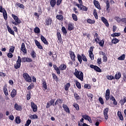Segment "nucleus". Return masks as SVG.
<instances>
[{
    "label": "nucleus",
    "instance_id": "c03bdc74",
    "mask_svg": "<svg viewBox=\"0 0 126 126\" xmlns=\"http://www.w3.org/2000/svg\"><path fill=\"white\" fill-rule=\"evenodd\" d=\"M95 19H98V14H97V11L96 9L94 10V13H93Z\"/></svg>",
    "mask_w": 126,
    "mask_h": 126
},
{
    "label": "nucleus",
    "instance_id": "c85d7f7f",
    "mask_svg": "<svg viewBox=\"0 0 126 126\" xmlns=\"http://www.w3.org/2000/svg\"><path fill=\"white\" fill-rule=\"evenodd\" d=\"M126 102V96H124L123 97V99H121L120 101V104H121L122 106H124V105H125V103Z\"/></svg>",
    "mask_w": 126,
    "mask_h": 126
},
{
    "label": "nucleus",
    "instance_id": "49530a36",
    "mask_svg": "<svg viewBox=\"0 0 126 126\" xmlns=\"http://www.w3.org/2000/svg\"><path fill=\"white\" fill-rule=\"evenodd\" d=\"M15 49V47H14V46H11L9 49V53H11L12 54H13V53H14Z\"/></svg>",
    "mask_w": 126,
    "mask_h": 126
},
{
    "label": "nucleus",
    "instance_id": "7c9ffc66",
    "mask_svg": "<svg viewBox=\"0 0 126 126\" xmlns=\"http://www.w3.org/2000/svg\"><path fill=\"white\" fill-rule=\"evenodd\" d=\"M69 87H70V83H67L64 86V90L68 91V89H69Z\"/></svg>",
    "mask_w": 126,
    "mask_h": 126
},
{
    "label": "nucleus",
    "instance_id": "423d86ee",
    "mask_svg": "<svg viewBox=\"0 0 126 126\" xmlns=\"http://www.w3.org/2000/svg\"><path fill=\"white\" fill-rule=\"evenodd\" d=\"M76 5L78 8H80V10H83V11H87L88 10V8L82 4H76Z\"/></svg>",
    "mask_w": 126,
    "mask_h": 126
},
{
    "label": "nucleus",
    "instance_id": "6e6552de",
    "mask_svg": "<svg viewBox=\"0 0 126 126\" xmlns=\"http://www.w3.org/2000/svg\"><path fill=\"white\" fill-rule=\"evenodd\" d=\"M70 57L71 60L73 61V62H75V59L76 57L75 56V54H74V52H72V51H70L69 52Z\"/></svg>",
    "mask_w": 126,
    "mask_h": 126
},
{
    "label": "nucleus",
    "instance_id": "e433bc0d",
    "mask_svg": "<svg viewBox=\"0 0 126 126\" xmlns=\"http://www.w3.org/2000/svg\"><path fill=\"white\" fill-rule=\"evenodd\" d=\"M73 106L74 108H75V110H76V111H79V105L78 104L74 103H73Z\"/></svg>",
    "mask_w": 126,
    "mask_h": 126
},
{
    "label": "nucleus",
    "instance_id": "052dcab7",
    "mask_svg": "<svg viewBox=\"0 0 126 126\" xmlns=\"http://www.w3.org/2000/svg\"><path fill=\"white\" fill-rule=\"evenodd\" d=\"M56 101V98L51 99L50 100L51 106H55V101Z\"/></svg>",
    "mask_w": 126,
    "mask_h": 126
},
{
    "label": "nucleus",
    "instance_id": "cd10ccee",
    "mask_svg": "<svg viewBox=\"0 0 126 126\" xmlns=\"http://www.w3.org/2000/svg\"><path fill=\"white\" fill-rule=\"evenodd\" d=\"M30 118L31 120H36L37 119H38V116L36 114L31 115L30 116Z\"/></svg>",
    "mask_w": 126,
    "mask_h": 126
},
{
    "label": "nucleus",
    "instance_id": "5fc2aeb1",
    "mask_svg": "<svg viewBox=\"0 0 126 126\" xmlns=\"http://www.w3.org/2000/svg\"><path fill=\"white\" fill-rule=\"evenodd\" d=\"M107 78L108 80H113V79H115V77L112 75H108L107 76Z\"/></svg>",
    "mask_w": 126,
    "mask_h": 126
},
{
    "label": "nucleus",
    "instance_id": "13d9d810",
    "mask_svg": "<svg viewBox=\"0 0 126 126\" xmlns=\"http://www.w3.org/2000/svg\"><path fill=\"white\" fill-rule=\"evenodd\" d=\"M98 101L101 105H104V100H103V98L102 97H99Z\"/></svg>",
    "mask_w": 126,
    "mask_h": 126
},
{
    "label": "nucleus",
    "instance_id": "bf43d9fd",
    "mask_svg": "<svg viewBox=\"0 0 126 126\" xmlns=\"http://www.w3.org/2000/svg\"><path fill=\"white\" fill-rule=\"evenodd\" d=\"M82 118L83 119H84L85 120H88L89 119V118H90V117L89 116H88V115L86 114V115H82Z\"/></svg>",
    "mask_w": 126,
    "mask_h": 126
},
{
    "label": "nucleus",
    "instance_id": "f03ea898",
    "mask_svg": "<svg viewBox=\"0 0 126 126\" xmlns=\"http://www.w3.org/2000/svg\"><path fill=\"white\" fill-rule=\"evenodd\" d=\"M74 75L78 79L81 80V81H83V72L81 71H78L77 69H75V72L74 73Z\"/></svg>",
    "mask_w": 126,
    "mask_h": 126
},
{
    "label": "nucleus",
    "instance_id": "4c0bfd02",
    "mask_svg": "<svg viewBox=\"0 0 126 126\" xmlns=\"http://www.w3.org/2000/svg\"><path fill=\"white\" fill-rule=\"evenodd\" d=\"M31 56L33 58V59H35L36 56V52H35V51L32 50L31 52Z\"/></svg>",
    "mask_w": 126,
    "mask_h": 126
},
{
    "label": "nucleus",
    "instance_id": "ea45409f",
    "mask_svg": "<svg viewBox=\"0 0 126 126\" xmlns=\"http://www.w3.org/2000/svg\"><path fill=\"white\" fill-rule=\"evenodd\" d=\"M111 37H119L121 36V33H113L111 35Z\"/></svg>",
    "mask_w": 126,
    "mask_h": 126
},
{
    "label": "nucleus",
    "instance_id": "0e129e2a",
    "mask_svg": "<svg viewBox=\"0 0 126 126\" xmlns=\"http://www.w3.org/2000/svg\"><path fill=\"white\" fill-rule=\"evenodd\" d=\"M57 37L58 40H61L62 39V35L60 32H57Z\"/></svg>",
    "mask_w": 126,
    "mask_h": 126
},
{
    "label": "nucleus",
    "instance_id": "473e14b6",
    "mask_svg": "<svg viewBox=\"0 0 126 126\" xmlns=\"http://www.w3.org/2000/svg\"><path fill=\"white\" fill-rule=\"evenodd\" d=\"M15 123L16 124H20L21 123V119H20V117L19 116H17L15 119Z\"/></svg>",
    "mask_w": 126,
    "mask_h": 126
},
{
    "label": "nucleus",
    "instance_id": "ddd939ff",
    "mask_svg": "<svg viewBox=\"0 0 126 126\" xmlns=\"http://www.w3.org/2000/svg\"><path fill=\"white\" fill-rule=\"evenodd\" d=\"M105 99L106 101H109V99H110V90L109 89L105 92Z\"/></svg>",
    "mask_w": 126,
    "mask_h": 126
},
{
    "label": "nucleus",
    "instance_id": "412c9836",
    "mask_svg": "<svg viewBox=\"0 0 126 126\" xmlns=\"http://www.w3.org/2000/svg\"><path fill=\"white\" fill-rule=\"evenodd\" d=\"M117 116L118 118H119V120H120V121H124V116H123V114H122V112H121V111H118Z\"/></svg>",
    "mask_w": 126,
    "mask_h": 126
},
{
    "label": "nucleus",
    "instance_id": "c756f323",
    "mask_svg": "<svg viewBox=\"0 0 126 126\" xmlns=\"http://www.w3.org/2000/svg\"><path fill=\"white\" fill-rule=\"evenodd\" d=\"M56 18L58 20H60L61 21H63V16L62 15H57L56 16Z\"/></svg>",
    "mask_w": 126,
    "mask_h": 126
},
{
    "label": "nucleus",
    "instance_id": "a211bd4d",
    "mask_svg": "<svg viewBox=\"0 0 126 126\" xmlns=\"http://www.w3.org/2000/svg\"><path fill=\"white\" fill-rule=\"evenodd\" d=\"M52 24V19L51 18H47L45 21V25L46 26H49Z\"/></svg>",
    "mask_w": 126,
    "mask_h": 126
},
{
    "label": "nucleus",
    "instance_id": "774afa93",
    "mask_svg": "<svg viewBox=\"0 0 126 126\" xmlns=\"http://www.w3.org/2000/svg\"><path fill=\"white\" fill-rule=\"evenodd\" d=\"M88 96L89 97V98H90V99H91V100L92 101V99H93V94H88Z\"/></svg>",
    "mask_w": 126,
    "mask_h": 126
},
{
    "label": "nucleus",
    "instance_id": "c9c22d12",
    "mask_svg": "<svg viewBox=\"0 0 126 126\" xmlns=\"http://www.w3.org/2000/svg\"><path fill=\"white\" fill-rule=\"evenodd\" d=\"M87 22L88 23H89V24H94V23H95V20H92L91 19H88Z\"/></svg>",
    "mask_w": 126,
    "mask_h": 126
},
{
    "label": "nucleus",
    "instance_id": "a19ab883",
    "mask_svg": "<svg viewBox=\"0 0 126 126\" xmlns=\"http://www.w3.org/2000/svg\"><path fill=\"white\" fill-rule=\"evenodd\" d=\"M72 17L74 21H77L78 19L77 18V16L75 14H72Z\"/></svg>",
    "mask_w": 126,
    "mask_h": 126
},
{
    "label": "nucleus",
    "instance_id": "393cba45",
    "mask_svg": "<svg viewBox=\"0 0 126 126\" xmlns=\"http://www.w3.org/2000/svg\"><path fill=\"white\" fill-rule=\"evenodd\" d=\"M7 29L9 33H10V34H11V35H13V36H14V31H13V30H12V29H11V28H10V27H9V26H7Z\"/></svg>",
    "mask_w": 126,
    "mask_h": 126
},
{
    "label": "nucleus",
    "instance_id": "20e7f679",
    "mask_svg": "<svg viewBox=\"0 0 126 126\" xmlns=\"http://www.w3.org/2000/svg\"><path fill=\"white\" fill-rule=\"evenodd\" d=\"M0 12L2 13L4 19L7 20V13L5 9L2 8V6H0Z\"/></svg>",
    "mask_w": 126,
    "mask_h": 126
},
{
    "label": "nucleus",
    "instance_id": "79ce46f5",
    "mask_svg": "<svg viewBox=\"0 0 126 126\" xmlns=\"http://www.w3.org/2000/svg\"><path fill=\"white\" fill-rule=\"evenodd\" d=\"M34 33H36V34H39L40 33V29L38 27H36L34 28Z\"/></svg>",
    "mask_w": 126,
    "mask_h": 126
},
{
    "label": "nucleus",
    "instance_id": "864d4df0",
    "mask_svg": "<svg viewBox=\"0 0 126 126\" xmlns=\"http://www.w3.org/2000/svg\"><path fill=\"white\" fill-rule=\"evenodd\" d=\"M31 120L28 119L26 122V124H25V126H29L30 124H31Z\"/></svg>",
    "mask_w": 126,
    "mask_h": 126
},
{
    "label": "nucleus",
    "instance_id": "f257e3e1",
    "mask_svg": "<svg viewBox=\"0 0 126 126\" xmlns=\"http://www.w3.org/2000/svg\"><path fill=\"white\" fill-rule=\"evenodd\" d=\"M21 62L22 63H26V57H23L21 59L20 56L18 57V60L16 62V64L14 65V66L16 69H18L21 66Z\"/></svg>",
    "mask_w": 126,
    "mask_h": 126
},
{
    "label": "nucleus",
    "instance_id": "0eeeda50",
    "mask_svg": "<svg viewBox=\"0 0 126 126\" xmlns=\"http://www.w3.org/2000/svg\"><path fill=\"white\" fill-rule=\"evenodd\" d=\"M90 67H91V68H94V70H95L97 72H102V70H101L100 68L96 65L91 64Z\"/></svg>",
    "mask_w": 126,
    "mask_h": 126
},
{
    "label": "nucleus",
    "instance_id": "a18cd8bd",
    "mask_svg": "<svg viewBox=\"0 0 126 126\" xmlns=\"http://www.w3.org/2000/svg\"><path fill=\"white\" fill-rule=\"evenodd\" d=\"M76 85L78 89H81V84H80V83H79V82L76 81Z\"/></svg>",
    "mask_w": 126,
    "mask_h": 126
},
{
    "label": "nucleus",
    "instance_id": "3c124183",
    "mask_svg": "<svg viewBox=\"0 0 126 126\" xmlns=\"http://www.w3.org/2000/svg\"><path fill=\"white\" fill-rule=\"evenodd\" d=\"M33 88H34V84H31L28 86L27 89L28 90H31V89H33Z\"/></svg>",
    "mask_w": 126,
    "mask_h": 126
},
{
    "label": "nucleus",
    "instance_id": "f704fd0d",
    "mask_svg": "<svg viewBox=\"0 0 126 126\" xmlns=\"http://www.w3.org/2000/svg\"><path fill=\"white\" fill-rule=\"evenodd\" d=\"M112 44H117L120 42V40L117 39V38H114L111 41Z\"/></svg>",
    "mask_w": 126,
    "mask_h": 126
},
{
    "label": "nucleus",
    "instance_id": "bb28decb",
    "mask_svg": "<svg viewBox=\"0 0 126 126\" xmlns=\"http://www.w3.org/2000/svg\"><path fill=\"white\" fill-rule=\"evenodd\" d=\"M42 87L44 88L43 90H47L48 89L47 82L45 80L42 81Z\"/></svg>",
    "mask_w": 126,
    "mask_h": 126
},
{
    "label": "nucleus",
    "instance_id": "4d7b16f0",
    "mask_svg": "<svg viewBox=\"0 0 126 126\" xmlns=\"http://www.w3.org/2000/svg\"><path fill=\"white\" fill-rule=\"evenodd\" d=\"M82 60H83V62H87V58L84 54H82Z\"/></svg>",
    "mask_w": 126,
    "mask_h": 126
},
{
    "label": "nucleus",
    "instance_id": "f3484780",
    "mask_svg": "<svg viewBox=\"0 0 126 126\" xmlns=\"http://www.w3.org/2000/svg\"><path fill=\"white\" fill-rule=\"evenodd\" d=\"M63 108L65 111V112H66V113H68V114H70V110H69V108H68L67 105L65 104H63Z\"/></svg>",
    "mask_w": 126,
    "mask_h": 126
},
{
    "label": "nucleus",
    "instance_id": "dca6fc26",
    "mask_svg": "<svg viewBox=\"0 0 126 126\" xmlns=\"http://www.w3.org/2000/svg\"><path fill=\"white\" fill-rule=\"evenodd\" d=\"M34 42L36 46H37L38 49H39L40 50H43V46L41 45V43H40L38 41V40H34Z\"/></svg>",
    "mask_w": 126,
    "mask_h": 126
},
{
    "label": "nucleus",
    "instance_id": "37998d69",
    "mask_svg": "<svg viewBox=\"0 0 126 126\" xmlns=\"http://www.w3.org/2000/svg\"><path fill=\"white\" fill-rule=\"evenodd\" d=\"M126 59V55L123 54L121 56L118 58L119 61H124Z\"/></svg>",
    "mask_w": 126,
    "mask_h": 126
},
{
    "label": "nucleus",
    "instance_id": "de8ad7c7",
    "mask_svg": "<svg viewBox=\"0 0 126 126\" xmlns=\"http://www.w3.org/2000/svg\"><path fill=\"white\" fill-rule=\"evenodd\" d=\"M52 76L53 79H55V81H58L59 80V78H58V76L54 73H52Z\"/></svg>",
    "mask_w": 126,
    "mask_h": 126
},
{
    "label": "nucleus",
    "instance_id": "9b49d317",
    "mask_svg": "<svg viewBox=\"0 0 126 126\" xmlns=\"http://www.w3.org/2000/svg\"><path fill=\"white\" fill-rule=\"evenodd\" d=\"M94 4L97 8L98 9L101 10V6H100V3L99 1L96 0H94Z\"/></svg>",
    "mask_w": 126,
    "mask_h": 126
},
{
    "label": "nucleus",
    "instance_id": "b1692460",
    "mask_svg": "<svg viewBox=\"0 0 126 126\" xmlns=\"http://www.w3.org/2000/svg\"><path fill=\"white\" fill-rule=\"evenodd\" d=\"M74 29V24L70 23L68 25V30L69 31H71L72 30H73Z\"/></svg>",
    "mask_w": 126,
    "mask_h": 126
},
{
    "label": "nucleus",
    "instance_id": "6ab92c4d",
    "mask_svg": "<svg viewBox=\"0 0 126 126\" xmlns=\"http://www.w3.org/2000/svg\"><path fill=\"white\" fill-rule=\"evenodd\" d=\"M41 40L42 42H43V43H44V44L45 45L49 44V42H48V41L47 40L46 38H45V37L44 36L41 35Z\"/></svg>",
    "mask_w": 126,
    "mask_h": 126
},
{
    "label": "nucleus",
    "instance_id": "2eb2a0df",
    "mask_svg": "<svg viewBox=\"0 0 126 126\" xmlns=\"http://www.w3.org/2000/svg\"><path fill=\"white\" fill-rule=\"evenodd\" d=\"M14 109L16 111H22V106L18 105L17 103H15L14 105Z\"/></svg>",
    "mask_w": 126,
    "mask_h": 126
},
{
    "label": "nucleus",
    "instance_id": "7ed1b4c3",
    "mask_svg": "<svg viewBox=\"0 0 126 126\" xmlns=\"http://www.w3.org/2000/svg\"><path fill=\"white\" fill-rule=\"evenodd\" d=\"M12 17L13 18V19L15 20V21H12V23L14 25H16V26H17V25H19L20 23H21V20L19 19L18 17L17 16L12 14Z\"/></svg>",
    "mask_w": 126,
    "mask_h": 126
},
{
    "label": "nucleus",
    "instance_id": "aec40b11",
    "mask_svg": "<svg viewBox=\"0 0 126 126\" xmlns=\"http://www.w3.org/2000/svg\"><path fill=\"white\" fill-rule=\"evenodd\" d=\"M3 92L5 96H8V91H7V85H5L3 88Z\"/></svg>",
    "mask_w": 126,
    "mask_h": 126
},
{
    "label": "nucleus",
    "instance_id": "4be33fe9",
    "mask_svg": "<svg viewBox=\"0 0 126 126\" xmlns=\"http://www.w3.org/2000/svg\"><path fill=\"white\" fill-rule=\"evenodd\" d=\"M53 67L55 70H56L57 74H61V69H60V68H59L57 65L54 64Z\"/></svg>",
    "mask_w": 126,
    "mask_h": 126
},
{
    "label": "nucleus",
    "instance_id": "09e8293b",
    "mask_svg": "<svg viewBox=\"0 0 126 126\" xmlns=\"http://www.w3.org/2000/svg\"><path fill=\"white\" fill-rule=\"evenodd\" d=\"M89 54L90 59L92 60V61H93V60H94V55L93 54V52H90Z\"/></svg>",
    "mask_w": 126,
    "mask_h": 126
},
{
    "label": "nucleus",
    "instance_id": "f8f14e48",
    "mask_svg": "<svg viewBox=\"0 0 126 126\" xmlns=\"http://www.w3.org/2000/svg\"><path fill=\"white\" fill-rule=\"evenodd\" d=\"M32 109L33 112H37V105L35 104V103L33 102H32L31 103Z\"/></svg>",
    "mask_w": 126,
    "mask_h": 126
},
{
    "label": "nucleus",
    "instance_id": "2f4dec72",
    "mask_svg": "<svg viewBox=\"0 0 126 126\" xmlns=\"http://www.w3.org/2000/svg\"><path fill=\"white\" fill-rule=\"evenodd\" d=\"M56 3H57V0H51L50 1V4L52 7H54L56 5Z\"/></svg>",
    "mask_w": 126,
    "mask_h": 126
},
{
    "label": "nucleus",
    "instance_id": "a878e982",
    "mask_svg": "<svg viewBox=\"0 0 126 126\" xmlns=\"http://www.w3.org/2000/svg\"><path fill=\"white\" fill-rule=\"evenodd\" d=\"M59 68L60 70H64L66 69V65L64 64H62L60 65Z\"/></svg>",
    "mask_w": 126,
    "mask_h": 126
},
{
    "label": "nucleus",
    "instance_id": "69168bd1",
    "mask_svg": "<svg viewBox=\"0 0 126 126\" xmlns=\"http://www.w3.org/2000/svg\"><path fill=\"white\" fill-rule=\"evenodd\" d=\"M109 113V108H105L103 110V114H108Z\"/></svg>",
    "mask_w": 126,
    "mask_h": 126
},
{
    "label": "nucleus",
    "instance_id": "6e6d98bb",
    "mask_svg": "<svg viewBox=\"0 0 126 126\" xmlns=\"http://www.w3.org/2000/svg\"><path fill=\"white\" fill-rule=\"evenodd\" d=\"M110 8V1L109 0H107L106 1V10H109V9Z\"/></svg>",
    "mask_w": 126,
    "mask_h": 126
},
{
    "label": "nucleus",
    "instance_id": "e2e57ef3",
    "mask_svg": "<svg viewBox=\"0 0 126 126\" xmlns=\"http://www.w3.org/2000/svg\"><path fill=\"white\" fill-rule=\"evenodd\" d=\"M32 59L30 58H26V62L27 63H32Z\"/></svg>",
    "mask_w": 126,
    "mask_h": 126
},
{
    "label": "nucleus",
    "instance_id": "8fccbe9b",
    "mask_svg": "<svg viewBox=\"0 0 126 126\" xmlns=\"http://www.w3.org/2000/svg\"><path fill=\"white\" fill-rule=\"evenodd\" d=\"M74 96L75 97V98L76 99V100H79V99H80V96H79V95H78V94H77V93H75L74 94Z\"/></svg>",
    "mask_w": 126,
    "mask_h": 126
},
{
    "label": "nucleus",
    "instance_id": "39448f33",
    "mask_svg": "<svg viewBox=\"0 0 126 126\" xmlns=\"http://www.w3.org/2000/svg\"><path fill=\"white\" fill-rule=\"evenodd\" d=\"M23 76L27 82H32V79L31 77L27 73H24Z\"/></svg>",
    "mask_w": 126,
    "mask_h": 126
},
{
    "label": "nucleus",
    "instance_id": "603ef678",
    "mask_svg": "<svg viewBox=\"0 0 126 126\" xmlns=\"http://www.w3.org/2000/svg\"><path fill=\"white\" fill-rule=\"evenodd\" d=\"M98 44H99V46H100V47H104V40H99Z\"/></svg>",
    "mask_w": 126,
    "mask_h": 126
},
{
    "label": "nucleus",
    "instance_id": "338daca9",
    "mask_svg": "<svg viewBox=\"0 0 126 126\" xmlns=\"http://www.w3.org/2000/svg\"><path fill=\"white\" fill-rule=\"evenodd\" d=\"M103 60L104 63H107V62L108 61V58H107V56H106V55L103 57Z\"/></svg>",
    "mask_w": 126,
    "mask_h": 126
},
{
    "label": "nucleus",
    "instance_id": "1a4fd4ad",
    "mask_svg": "<svg viewBox=\"0 0 126 126\" xmlns=\"http://www.w3.org/2000/svg\"><path fill=\"white\" fill-rule=\"evenodd\" d=\"M101 21L103 22L104 24H105V26H106V27H109V26H110V25L109 24V22H108V20L106 19L105 17H101Z\"/></svg>",
    "mask_w": 126,
    "mask_h": 126
},
{
    "label": "nucleus",
    "instance_id": "4468645a",
    "mask_svg": "<svg viewBox=\"0 0 126 126\" xmlns=\"http://www.w3.org/2000/svg\"><path fill=\"white\" fill-rule=\"evenodd\" d=\"M17 94V91H16V90L13 89L11 92L10 96L11 98H14V97L16 96Z\"/></svg>",
    "mask_w": 126,
    "mask_h": 126
},
{
    "label": "nucleus",
    "instance_id": "5701e85b",
    "mask_svg": "<svg viewBox=\"0 0 126 126\" xmlns=\"http://www.w3.org/2000/svg\"><path fill=\"white\" fill-rule=\"evenodd\" d=\"M121 76H122V74L120 72H118L115 74V75L114 76V79H117V80H119V79H120V78H121Z\"/></svg>",
    "mask_w": 126,
    "mask_h": 126
},
{
    "label": "nucleus",
    "instance_id": "680f3d73",
    "mask_svg": "<svg viewBox=\"0 0 126 126\" xmlns=\"http://www.w3.org/2000/svg\"><path fill=\"white\" fill-rule=\"evenodd\" d=\"M31 99V93H28L27 94V100H30Z\"/></svg>",
    "mask_w": 126,
    "mask_h": 126
},
{
    "label": "nucleus",
    "instance_id": "58836bf2",
    "mask_svg": "<svg viewBox=\"0 0 126 126\" xmlns=\"http://www.w3.org/2000/svg\"><path fill=\"white\" fill-rule=\"evenodd\" d=\"M62 31L63 34V35H66L67 34V32L66 31V29L64 27H63L62 29Z\"/></svg>",
    "mask_w": 126,
    "mask_h": 126
},
{
    "label": "nucleus",
    "instance_id": "72a5a7b5",
    "mask_svg": "<svg viewBox=\"0 0 126 126\" xmlns=\"http://www.w3.org/2000/svg\"><path fill=\"white\" fill-rule=\"evenodd\" d=\"M78 61L80 63H82V54L81 55L78 54L77 55Z\"/></svg>",
    "mask_w": 126,
    "mask_h": 126
},
{
    "label": "nucleus",
    "instance_id": "9d476101",
    "mask_svg": "<svg viewBox=\"0 0 126 126\" xmlns=\"http://www.w3.org/2000/svg\"><path fill=\"white\" fill-rule=\"evenodd\" d=\"M21 51L24 53L25 54H27V49H26V47H25V44L24 43H22L21 47Z\"/></svg>",
    "mask_w": 126,
    "mask_h": 126
}]
</instances>
